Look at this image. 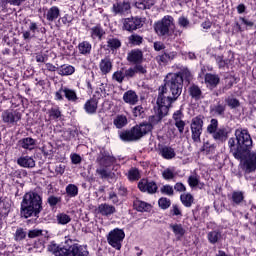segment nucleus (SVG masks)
I'll list each match as a JSON object with an SVG mask.
<instances>
[{"label":"nucleus","mask_w":256,"mask_h":256,"mask_svg":"<svg viewBox=\"0 0 256 256\" xmlns=\"http://www.w3.org/2000/svg\"><path fill=\"white\" fill-rule=\"evenodd\" d=\"M183 91V76L179 74H168L166 82L159 88V94L154 107L155 115L153 119L155 123H159L163 117L169 113V107L173 101H177L179 95Z\"/></svg>","instance_id":"nucleus-1"},{"label":"nucleus","mask_w":256,"mask_h":256,"mask_svg":"<svg viewBox=\"0 0 256 256\" xmlns=\"http://www.w3.org/2000/svg\"><path fill=\"white\" fill-rule=\"evenodd\" d=\"M228 147L235 159L243 161L242 169L245 173L256 171V153L250 152L253 147V140L249 131L237 129L235 138H229Z\"/></svg>","instance_id":"nucleus-2"},{"label":"nucleus","mask_w":256,"mask_h":256,"mask_svg":"<svg viewBox=\"0 0 256 256\" xmlns=\"http://www.w3.org/2000/svg\"><path fill=\"white\" fill-rule=\"evenodd\" d=\"M41 196L35 192H28L24 195L23 201L21 203V216L25 219L29 217H37L43 209Z\"/></svg>","instance_id":"nucleus-3"},{"label":"nucleus","mask_w":256,"mask_h":256,"mask_svg":"<svg viewBox=\"0 0 256 256\" xmlns=\"http://www.w3.org/2000/svg\"><path fill=\"white\" fill-rule=\"evenodd\" d=\"M152 128L151 124H140L129 131L121 132L120 139L122 141H139V139L144 135H147Z\"/></svg>","instance_id":"nucleus-4"},{"label":"nucleus","mask_w":256,"mask_h":256,"mask_svg":"<svg viewBox=\"0 0 256 256\" xmlns=\"http://www.w3.org/2000/svg\"><path fill=\"white\" fill-rule=\"evenodd\" d=\"M89 252L80 246L79 244H71L65 246V248L59 252H56L55 256H88Z\"/></svg>","instance_id":"nucleus-5"},{"label":"nucleus","mask_w":256,"mask_h":256,"mask_svg":"<svg viewBox=\"0 0 256 256\" xmlns=\"http://www.w3.org/2000/svg\"><path fill=\"white\" fill-rule=\"evenodd\" d=\"M125 239V232L122 229L115 228L110 231L107 235V241L111 247L117 249V251H121V243Z\"/></svg>","instance_id":"nucleus-6"},{"label":"nucleus","mask_w":256,"mask_h":256,"mask_svg":"<svg viewBox=\"0 0 256 256\" xmlns=\"http://www.w3.org/2000/svg\"><path fill=\"white\" fill-rule=\"evenodd\" d=\"M174 21L175 19H173L172 16H169V15L164 16L161 19V21H158L154 25V29L157 35H159V37H165L169 35V29H171V25H173Z\"/></svg>","instance_id":"nucleus-7"},{"label":"nucleus","mask_w":256,"mask_h":256,"mask_svg":"<svg viewBox=\"0 0 256 256\" xmlns=\"http://www.w3.org/2000/svg\"><path fill=\"white\" fill-rule=\"evenodd\" d=\"M143 18L139 16L129 17L122 19V29L123 31H128L129 33H133V31H137V29H141L143 27Z\"/></svg>","instance_id":"nucleus-8"},{"label":"nucleus","mask_w":256,"mask_h":256,"mask_svg":"<svg viewBox=\"0 0 256 256\" xmlns=\"http://www.w3.org/2000/svg\"><path fill=\"white\" fill-rule=\"evenodd\" d=\"M191 133L194 143H201V134L203 133V116H196L191 121Z\"/></svg>","instance_id":"nucleus-9"},{"label":"nucleus","mask_w":256,"mask_h":256,"mask_svg":"<svg viewBox=\"0 0 256 256\" xmlns=\"http://www.w3.org/2000/svg\"><path fill=\"white\" fill-rule=\"evenodd\" d=\"M112 12L114 15H129L131 12V3L129 1H119L113 4Z\"/></svg>","instance_id":"nucleus-10"},{"label":"nucleus","mask_w":256,"mask_h":256,"mask_svg":"<svg viewBox=\"0 0 256 256\" xmlns=\"http://www.w3.org/2000/svg\"><path fill=\"white\" fill-rule=\"evenodd\" d=\"M2 120L4 123L15 125V123L21 121V112L17 110H6L2 113Z\"/></svg>","instance_id":"nucleus-11"},{"label":"nucleus","mask_w":256,"mask_h":256,"mask_svg":"<svg viewBox=\"0 0 256 256\" xmlns=\"http://www.w3.org/2000/svg\"><path fill=\"white\" fill-rule=\"evenodd\" d=\"M138 188L140 191L147 193H156L157 192V184L155 182H149L147 180H141L138 183Z\"/></svg>","instance_id":"nucleus-12"},{"label":"nucleus","mask_w":256,"mask_h":256,"mask_svg":"<svg viewBox=\"0 0 256 256\" xmlns=\"http://www.w3.org/2000/svg\"><path fill=\"white\" fill-rule=\"evenodd\" d=\"M61 15V10L57 6H52L49 8L46 13H44V17L50 22L57 21Z\"/></svg>","instance_id":"nucleus-13"},{"label":"nucleus","mask_w":256,"mask_h":256,"mask_svg":"<svg viewBox=\"0 0 256 256\" xmlns=\"http://www.w3.org/2000/svg\"><path fill=\"white\" fill-rule=\"evenodd\" d=\"M205 84L209 89H215L219 85L221 79L218 75L207 73L204 78Z\"/></svg>","instance_id":"nucleus-14"},{"label":"nucleus","mask_w":256,"mask_h":256,"mask_svg":"<svg viewBox=\"0 0 256 256\" xmlns=\"http://www.w3.org/2000/svg\"><path fill=\"white\" fill-rule=\"evenodd\" d=\"M106 47L108 51L115 52L117 49H121V40L115 36H108Z\"/></svg>","instance_id":"nucleus-15"},{"label":"nucleus","mask_w":256,"mask_h":256,"mask_svg":"<svg viewBox=\"0 0 256 256\" xmlns=\"http://www.w3.org/2000/svg\"><path fill=\"white\" fill-rule=\"evenodd\" d=\"M123 101L128 103V105H137V103L139 102V96L135 91L128 90L123 95Z\"/></svg>","instance_id":"nucleus-16"},{"label":"nucleus","mask_w":256,"mask_h":256,"mask_svg":"<svg viewBox=\"0 0 256 256\" xmlns=\"http://www.w3.org/2000/svg\"><path fill=\"white\" fill-rule=\"evenodd\" d=\"M103 35H105V30L103 29V27H101V24L90 28L91 39H98V41H101V39H103Z\"/></svg>","instance_id":"nucleus-17"},{"label":"nucleus","mask_w":256,"mask_h":256,"mask_svg":"<svg viewBox=\"0 0 256 256\" xmlns=\"http://www.w3.org/2000/svg\"><path fill=\"white\" fill-rule=\"evenodd\" d=\"M215 141H220V143H225L229 137V132L227 128H219L215 133L212 134Z\"/></svg>","instance_id":"nucleus-18"},{"label":"nucleus","mask_w":256,"mask_h":256,"mask_svg":"<svg viewBox=\"0 0 256 256\" xmlns=\"http://www.w3.org/2000/svg\"><path fill=\"white\" fill-rule=\"evenodd\" d=\"M17 163L20 167H24L26 169H33V167H35V160L29 156H22L18 158Z\"/></svg>","instance_id":"nucleus-19"},{"label":"nucleus","mask_w":256,"mask_h":256,"mask_svg":"<svg viewBox=\"0 0 256 256\" xmlns=\"http://www.w3.org/2000/svg\"><path fill=\"white\" fill-rule=\"evenodd\" d=\"M115 211H117L115 209V206L109 205L107 203L100 204L98 207V212L101 215H104L105 217H109V215H113V213H115Z\"/></svg>","instance_id":"nucleus-20"},{"label":"nucleus","mask_w":256,"mask_h":256,"mask_svg":"<svg viewBox=\"0 0 256 256\" xmlns=\"http://www.w3.org/2000/svg\"><path fill=\"white\" fill-rule=\"evenodd\" d=\"M137 73L145 74L147 73V69H145V67H143L142 65H137L133 68L126 70L124 75L125 77H135V74Z\"/></svg>","instance_id":"nucleus-21"},{"label":"nucleus","mask_w":256,"mask_h":256,"mask_svg":"<svg viewBox=\"0 0 256 256\" xmlns=\"http://www.w3.org/2000/svg\"><path fill=\"white\" fill-rule=\"evenodd\" d=\"M170 229H172L176 239H181L184 237L186 230L183 228L182 224H170Z\"/></svg>","instance_id":"nucleus-22"},{"label":"nucleus","mask_w":256,"mask_h":256,"mask_svg":"<svg viewBox=\"0 0 256 256\" xmlns=\"http://www.w3.org/2000/svg\"><path fill=\"white\" fill-rule=\"evenodd\" d=\"M134 207L140 213H143V211H151V209H152L151 204H149L147 202H143L137 198L134 200Z\"/></svg>","instance_id":"nucleus-23"},{"label":"nucleus","mask_w":256,"mask_h":256,"mask_svg":"<svg viewBox=\"0 0 256 256\" xmlns=\"http://www.w3.org/2000/svg\"><path fill=\"white\" fill-rule=\"evenodd\" d=\"M92 48L89 41H82L78 44V51L81 55H91Z\"/></svg>","instance_id":"nucleus-24"},{"label":"nucleus","mask_w":256,"mask_h":256,"mask_svg":"<svg viewBox=\"0 0 256 256\" xmlns=\"http://www.w3.org/2000/svg\"><path fill=\"white\" fill-rule=\"evenodd\" d=\"M188 91H189V95L192 97V99H195L196 101H199V99H201V96L203 95L201 88L195 84H192L189 87Z\"/></svg>","instance_id":"nucleus-25"},{"label":"nucleus","mask_w":256,"mask_h":256,"mask_svg":"<svg viewBox=\"0 0 256 256\" xmlns=\"http://www.w3.org/2000/svg\"><path fill=\"white\" fill-rule=\"evenodd\" d=\"M141 59H143V52L140 50H133L128 54V61L130 63H140Z\"/></svg>","instance_id":"nucleus-26"},{"label":"nucleus","mask_w":256,"mask_h":256,"mask_svg":"<svg viewBox=\"0 0 256 256\" xmlns=\"http://www.w3.org/2000/svg\"><path fill=\"white\" fill-rule=\"evenodd\" d=\"M84 109H85L86 113H89L90 115H92L93 113H96L97 112V100H95V99L88 100L84 105Z\"/></svg>","instance_id":"nucleus-27"},{"label":"nucleus","mask_w":256,"mask_h":256,"mask_svg":"<svg viewBox=\"0 0 256 256\" xmlns=\"http://www.w3.org/2000/svg\"><path fill=\"white\" fill-rule=\"evenodd\" d=\"M180 201L184 205V207H191L195 199L193 198V195H191V193H184L181 194Z\"/></svg>","instance_id":"nucleus-28"},{"label":"nucleus","mask_w":256,"mask_h":256,"mask_svg":"<svg viewBox=\"0 0 256 256\" xmlns=\"http://www.w3.org/2000/svg\"><path fill=\"white\" fill-rule=\"evenodd\" d=\"M113 123L117 129H123V127H125V125H127L128 123L127 116L117 115Z\"/></svg>","instance_id":"nucleus-29"},{"label":"nucleus","mask_w":256,"mask_h":256,"mask_svg":"<svg viewBox=\"0 0 256 256\" xmlns=\"http://www.w3.org/2000/svg\"><path fill=\"white\" fill-rule=\"evenodd\" d=\"M160 153L164 159L175 158V150L169 146H165L160 150Z\"/></svg>","instance_id":"nucleus-30"},{"label":"nucleus","mask_w":256,"mask_h":256,"mask_svg":"<svg viewBox=\"0 0 256 256\" xmlns=\"http://www.w3.org/2000/svg\"><path fill=\"white\" fill-rule=\"evenodd\" d=\"M59 75H73L75 68L71 65H61L57 68Z\"/></svg>","instance_id":"nucleus-31"},{"label":"nucleus","mask_w":256,"mask_h":256,"mask_svg":"<svg viewBox=\"0 0 256 256\" xmlns=\"http://www.w3.org/2000/svg\"><path fill=\"white\" fill-rule=\"evenodd\" d=\"M175 52H171V53H164L160 56L157 57V61L158 63H169L170 61H173V59H175Z\"/></svg>","instance_id":"nucleus-32"},{"label":"nucleus","mask_w":256,"mask_h":256,"mask_svg":"<svg viewBox=\"0 0 256 256\" xmlns=\"http://www.w3.org/2000/svg\"><path fill=\"white\" fill-rule=\"evenodd\" d=\"M219 127V121H217V119L213 118L210 121V124L207 126V133H209V135H213Z\"/></svg>","instance_id":"nucleus-33"},{"label":"nucleus","mask_w":256,"mask_h":256,"mask_svg":"<svg viewBox=\"0 0 256 256\" xmlns=\"http://www.w3.org/2000/svg\"><path fill=\"white\" fill-rule=\"evenodd\" d=\"M20 145L23 149H31L35 145V140L33 138H24L20 140Z\"/></svg>","instance_id":"nucleus-34"},{"label":"nucleus","mask_w":256,"mask_h":256,"mask_svg":"<svg viewBox=\"0 0 256 256\" xmlns=\"http://www.w3.org/2000/svg\"><path fill=\"white\" fill-rule=\"evenodd\" d=\"M66 193L69 195V197H77L79 193V188L75 184H69L66 187Z\"/></svg>","instance_id":"nucleus-35"},{"label":"nucleus","mask_w":256,"mask_h":256,"mask_svg":"<svg viewBox=\"0 0 256 256\" xmlns=\"http://www.w3.org/2000/svg\"><path fill=\"white\" fill-rule=\"evenodd\" d=\"M57 221L60 225H67V223H71V216L65 213H60L57 215Z\"/></svg>","instance_id":"nucleus-36"},{"label":"nucleus","mask_w":256,"mask_h":256,"mask_svg":"<svg viewBox=\"0 0 256 256\" xmlns=\"http://www.w3.org/2000/svg\"><path fill=\"white\" fill-rule=\"evenodd\" d=\"M63 93L68 101H77V93H75V90L65 88Z\"/></svg>","instance_id":"nucleus-37"},{"label":"nucleus","mask_w":256,"mask_h":256,"mask_svg":"<svg viewBox=\"0 0 256 256\" xmlns=\"http://www.w3.org/2000/svg\"><path fill=\"white\" fill-rule=\"evenodd\" d=\"M129 43L132 45H141L143 43V37L137 34H132L128 37Z\"/></svg>","instance_id":"nucleus-38"},{"label":"nucleus","mask_w":256,"mask_h":256,"mask_svg":"<svg viewBox=\"0 0 256 256\" xmlns=\"http://www.w3.org/2000/svg\"><path fill=\"white\" fill-rule=\"evenodd\" d=\"M219 239H221V233H219L217 231H212L208 234V241H210V243H212V244L217 243V241H219Z\"/></svg>","instance_id":"nucleus-39"},{"label":"nucleus","mask_w":256,"mask_h":256,"mask_svg":"<svg viewBox=\"0 0 256 256\" xmlns=\"http://www.w3.org/2000/svg\"><path fill=\"white\" fill-rule=\"evenodd\" d=\"M25 237H27V232L23 228H18L14 235L15 241H23Z\"/></svg>","instance_id":"nucleus-40"},{"label":"nucleus","mask_w":256,"mask_h":256,"mask_svg":"<svg viewBox=\"0 0 256 256\" xmlns=\"http://www.w3.org/2000/svg\"><path fill=\"white\" fill-rule=\"evenodd\" d=\"M243 199H245V197L243 196V192L241 191L233 192L232 201L236 203V205H239V203H241Z\"/></svg>","instance_id":"nucleus-41"},{"label":"nucleus","mask_w":256,"mask_h":256,"mask_svg":"<svg viewBox=\"0 0 256 256\" xmlns=\"http://www.w3.org/2000/svg\"><path fill=\"white\" fill-rule=\"evenodd\" d=\"M178 25L182 27V29H189V25H191V22L187 17L181 16L178 18Z\"/></svg>","instance_id":"nucleus-42"},{"label":"nucleus","mask_w":256,"mask_h":256,"mask_svg":"<svg viewBox=\"0 0 256 256\" xmlns=\"http://www.w3.org/2000/svg\"><path fill=\"white\" fill-rule=\"evenodd\" d=\"M162 177L166 181H171V179H175V172H173V170L170 168H167L162 172Z\"/></svg>","instance_id":"nucleus-43"},{"label":"nucleus","mask_w":256,"mask_h":256,"mask_svg":"<svg viewBox=\"0 0 256 256\" xmlns=\"http://www.w3.org/2000/svg\"><path fill=\"white\" fill-rule=\"evenodd\" d=\"M213 113L216 115H225V104H217L212 109Z\"/></svg>","instance_id":"nucleus-44"},{"label":"nucleus","mask_w":256,"mask_h":256,"mask_svg":"<svg viewBox=\"0 0 256 256\" xmlns=\"http://www.w3.org/2000/svg\"><path fill=\"white\" fill-rule=\"evenodd\" d=\"M158 205L161 207V209H169V207H171V200L167 198H160Z\"/></svg>","instance_id":"nucleus-45"},{"label":"nucleus","mask_w":256,"mask_h":256,"mask_svg":"<svg viewBox=\"0 0 256 256\" xmlns=\"http://www.w3.org/2000/svg\"><path fill=\"white\" fill-rule=\"evenodd\" d=\"M113 79L118 83H123V79H125V72H123V70L115 72L113 74Z\"/></svg>","instance_id":"nucleus-46"},{"label":"nucleus","mask_w":256,"mask_h":256,"mask_svg":"<svg viewBox=\"0 0 256 256\" xmlns=\"http://www.w3.org/2000/svg\"><path fill=\"white\" fill-rule=\"evenodd\" d=\"M47 203L50 205V207H55V205L61 203V197L50 196L47 199Z\"/></svg>","instance_id":"nucleus-47"},{"label":"nucleus","mask_w":256,"mask_h":256,"mask_svg":"<svg viewBox=\"0 0 256 256\" xmlns=\"http://www.w3.org/2000/svg\"><path fill=\"white\" fill-rule=\"evenodd\" d=\"M49 117L50 119H59L61 117V111L57 108H52L49 110Z\"/></svg>","instance_id":"nucleus-48"},{"label":"nucleus","mask_w":256,"mask_h":256,"mask_svg":"<svg viewBox=\"0 0 256 256\" xmlns=\"http://www.w3.org/2000/svg\"><path fill=\"white\" fill-rule=\"evenodd\" d=\"M41 235H43V230L39 229L30 230L28 232V237L30 239H35V237H41Z\"/></svg>","instance_id":"nucleus-49"},{"label":"nucleus","mask_w":256,"mask_h":256,"mask_svg":"<svg viewBox=\"0 0 256 256\" xmlns=\"http://www.w3.org/2000/svg\"><path fill=\"white\" fill-rule=\"evenodd\" d=\"M188 185H190V187H197V185H199V177L197 176H189L188 178Z\"/></svg>","instance_id":"nucleus-50"},{"label":"nucleus","mask_w":256,"mask_h":256,"mask_svg":"<svg viewBox=\"0 0 256 256\" xmlns=\"http://www.w3.org/2000/svg\"><path fill=\"white\" fill-rule=\"evenodd\" d=\"M128 177H129L130 181H137V179H139V170L138 169L130 170Z\"/></svg>","instance_id":"nucleus-51"},{"label":"nucleus","mask_w":256,"mask_h":256,"mask_svg":"<svg viewBox=\"0 0 256 256\" xmlns=\"http://www.w3.org/2000/svg\"><path fill=\"white\" fill-rule=\"evenodd\" d=\"M175 127H177L178 131L180 134H183L185 131V121L183 120H178L174 122Z\"/></svg>","instance_id":"nucleus-52"},{"label":"nucleus","mask_w":256,"mask_h":256,"mask_svg":"<svg viewBox=\"0 0 256 256\" xmlns=\"http://www.w3.org/2000/svg\"><path fill=\"white\" fill-rule=\"evenodd\" d=\"M96 173L100 175L101 179H108V177H111V172H108L106 169H97Z\"/></svg>","instance_id":"nucleus-53"},{"label":"nucleus","mask_w":256,"mask_h":256,"mask_svg":"<svg viewBox=\"0 0 256 256\" xmlns=\"http://www.w3.org/2000/svg\"><path fill=\"white\" fill-rule=\"evenodd\" d=\"M175 75H181L182 79H186V81H191V72L187 69L183 70L180 73H175Z\"/></svg>","instance_id":"nucleus-54"},{"label":"nucleus","mask_w":256,"mask_h":256,"mask_svg":"<svg viewBox=\"0 0 256 256\" xmlns=\"http://www.w3.org/2000/svg\"><path fill=\"white\" fill-rule=\"evenodd\" d=\"M28 31L35 35V32L39 31V25L36 22L30 21Z\"/></svg>","instance_id":"nucleus-55"},{"label":"nucleus","mask_w":256,"mask_h":256,"mask_svg":"<svg viewBox=\"0 0 256 256\" xmlns=\"http://www.w3.org/2000/svg\"><path fill=\"white\" fill-rule=\"evenodd\" d=\"M228 106L232 109H235V107H239V100L235 98H230L227 100Z\"/></svg>","instance_id":"nucleus-56"},{"label":"nucleus","mask_w":256,"mask_h":256,"mask_svg":"<svg viewBox=\"0 0 256 256\" xmlns=\"http://www.w3.org/2000/svg\"><path fill=\"white\" fill-rule=\"evenodd\" d=\"M161 192L166 195H173V187L170 185H165L161 188Z\"/></svg>","instance_id":"nucleus-57"},{"label":"nucleus","mask_w":256,"mask_h":256,"mask_svg":"<svg viewBox=\"0 0 256 256\" xmlns=\"http://www.w3.org/2000/svg\"><path fill=\"white\" fill-rule=\"evenodd\" d=\"M174 189H175V191H178L179 193H183V191H187V188L181 182L176 183L174 186Z\"/></svg>","instance_id":"nucleus-58"},{"label":"nucleus","mask_w":256,"mask_h":256,"mask_svg":"<svg viewBox=\"0 0 256 256\" xmlns=\"http://www.w3.org/2000/svg\"><path fill=\"white\" fill-rule=\"evenodd\" d=\"M59 23H63V25H67L69 23H71V16H69V14L64 15L63 17H61L58 20Z\"/></svg>","instance_id":"nucleus-59"},{"label":"nucleus","mask_w":256,"mask_h":256,"mask_svg":"<svg viewBox=\"0 0 256 256\" xmlns=\"http://www.w3.org/2000/svg\"><path fill=\"white\" fill-rule=\"evenodd\" d=\"M143 113V106H136L133 108V115L134 117H140Z\"/></svg>","instance_id":"nucleus-60"},{"label":"nucleus","mask_w":256,"mask_h":256,"mask_svg":"<svg viewBox=\"0 0 256 256\" xmlns=\"http://www.w3.org/2000/svg\"><path fill=\"white\" fill-rule=\"evenodd\" d=\"M71 161L74 165H79V163H81V156L78 154H73L71 156Z\"/></svg>","instance_id":"nucleus-61"},{"label":"nucleus","mask_w":256,"mask_h":256,"mask_svg":"<svg viewBox=\"0 0 256 256\" xmlns=\"http://www.w3.org/2000/svg\"><path fill=\"white\" fill-rule=\"evenodd\" d=\"M173 119L174 121H182L183 119V112H181V110H178L176 111L174 114H173Z\"/></svg>","instance_id":"nucleus-62"},{"label":"nucleus","mask_w":256,"mask_h":256,"mask_svg":"<svg viewBox=\"0 0 256 256\" xmlns=\"http://www.w3.org/2000/svg\"><path fill=\"white\" fill-rule=\"evenodd\" d=\"M155 51H163L165 49V44L163 42H154Z\"/></svg>","instance_id":"nucleus-63"},{"label":"nucleus","mask_w":256,"mask_h":256,"mask_svg":"<svg viewBox=\"0 0 256 256\" xmlns=\"http://www.w3.org/2000/svg\"><path fill=\"white\" fill-rule=\"evenodd\" d=\"M171 213L174 216H179V215L181 216L182 215L181 210L179 209V206H177V205L172 206Z\"/></svg>","instance_id":"nucleus-64"}]
</instances>
